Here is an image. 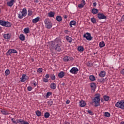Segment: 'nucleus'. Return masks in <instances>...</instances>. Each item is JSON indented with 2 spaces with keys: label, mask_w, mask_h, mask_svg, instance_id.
I'll use <instances>...</instances> for the list:
<instances>
[{
  "label": "nucleus",
  "mask_w": 124,
  "mask_h": 124,
  "mask_svg": "<svg viewBox=\"0 0 124 124\" xmlns=\"http://www.w3.org/2000/svg\"><path fill=\"white\" fill-rule=\"evenodd\" d=\"M120 124H124V121H122L121 122Z\"/></svg>",
  "instance_id": "nucleus-59"
},
{
  "label": "nucleus",
  "mask_w": 124,
  "mask_h": 124,
  "mask_svg": "<svg viewBox=\"0 0 124 124\" xmlns=\"http://www.w3.org/2000/svg\"><path fill=\"white\" fill-rule=\"evenodd\" d=\"M51 95H52V92H48L46 93V98H48V97H49V96H51Z\"/></svg>",
  "instance_id": "nucleus-35"
},
{
  "label": "nucleus",
  "mask_w": 124,
  "mask_h": 124,
  "mask_svg": "<svg viewBox=\"0 0 124 124\" xmlns=\"http://www.w3.org/2000/svg\"><path fill=\"white\" fill-rule=\"evenodd\" d=\"M44 117L46 118V119H48V118L50 117V113L48 112L45 113Z\"/></svg>",
  "instance_id": "nucleus-33"
},
{
  "label": "nucleus",
  "mask_w": 124,
  "mask_h": 124,
  "mask_svg": "<svg viewBox=\"0 0 124 124\" xmlns=\"http://www.w3.org/2000/svg\"><path fill=\"white\" fill-rule=\"evenodd\" d=\"M43 71V69H42V68H39L37 70V72H38V73H41Z\"/></svg>",
  "instance_id": "nucleus-48"
},
{
  "label": "nucleus",
  "mask_w": 124,
  "mask_h": 124,
  "mask_svg": "<svg viewBox=\"0 0 124 124\" xmlns=\"http://www.w3.org/2000/svg\"><path fill=\"white\" fill-rule=\"evenodd\" d=\"M93 98H95L98 100H100V94L99 93L95 94Z\"/></svg>",
  "instance_id": "nucleus-27"
},
{
  "label": "nucleus",
  "mask_w": 124,
  "mask_h": 124,
  "mask_svg": "<svg viewBox=\"0 0 124 124\" xmlns=\"http://www.w3.org/2000/svg\"><path fill=\"white\" fill-rule=\"evenodd\" d=\"M25 39H26V37L25 36V35L23 34H21L19 35V39L21 40V41H24Z\"/></svg>",
  "instance_id": "nucleus-24"
},
{
  "label": "nucleus",
  "mask_w": 124,
  "mask_h": 124,
  "mask_svg": "<svg viewBox=\"0 0 124 124\" xmlns=\"http://www.w3.org/2000/svg\"><path fill=\"white\" fill-rule=\"evenodd\" d=\"M99 46L100 48H103L105 46V43L103 41L100 42L99 44Z\"/></svg>",
  "instance_id": "nucleus-29"
},
{
  "label": "nucleus",
  "mask_w": 124,
  "mask_h": 124,
  "mask_svg": "<svg viewBox=\"0 0 124 124\" xmlns=\"http://www.w3.org/2000/svg\"><path fill=\"white\" fill-rule=\"evenodd\" d=\"M64 19H67V15H65L64 16Z\"/></svg>",
  "instance_id": "nucleus-58"
},
{
  "label": "nucleus",
  "mask_w": 124,
  "mask_h": 124,
  "mask_svg": "<svg viewBox=\"0 0 124 124\" xmlns=\"http://www.w3.org/2000/svg\"><path fill=\"white\" fill-rule=\"evenodd\" d=\"M1 113L2 114V115H9V113L8 112L5 111V110H2L0 111Z\"/></svg>",
  "instance_id": "nucleus-32"
},
{
  "label": "nucleus",
  "mask_w": 124,
  "mask_h": 124,
  "mask_svg": "<svg viewBox=\"0 0 124 124\" xmlns=\"http://www.w3.org/2000/svg\"><path fill=\"white\" fill-rule=\"evenodd\" d=\"M104 99L105 101H108L109 100V99H110V97H109V96L105 95L104 96Z\"/></svg>",
  "instance_id": "nucleus-31"
},
{
  "label": "nucleus",
  "mask_w": 124,
  "mask_h": 124,
  "mask_svg": "<svg viewBox=\"0 0 124 124\" xmlns=\"http://www.w3.org/2000/svg\"><path fill=\"white\" fill-rule=\"evenodd\" d=\"M91 21L92 23H93V24L96 23V19H95V18H94V17L91 18Z\"/></svg>",
  "instance_id": "nucleus-41"
},
{
  "label": "nucleus",
  "mask_w": 124,
  "mask_h": 124,
  "mask_svg": "<svg viewBox=\"0 0 124 124\" xmlns=\"http://www.w3.org/2000/svg\"><path fill=\"white\" fill-rule=\"evenodd\" d=\"M65 38H66L67 41H68V42H69V43H71V42H72V40H73L72 38H71L68 36H66Z\"/></svg>",
  "instance_id": "nucleus-23"
},
{
  "label": "nucleus",
  "mask_w": 124,
  "mask_h": 124,
  "mask_svg": "<svg viewBox=\"0 0 124 124\" xmlns=\"http://www.w3.org/2000/svg\"><path fill=\"white\" fill-rule=\"evenodd\" d=\"M104 116L106 118H109V117H110V116H111V114H110V113H109L108 112H105L104 113Z\"/></svg>",
  "instance_id": "nucleus-36"
},
{
  "label": "nucleus",
  "mask_w": 124,
  "mask_h": 124,
  "mask_svg": "<svg viewBox=\"0 0 124 124\" xmlns=\"http://www.w3.org/2000/svg\"><path fill=\"white\" fill-rule=\"evenodd\" d=\"M3 37L5 39H10L11 38V34L7 33L3 35Z\"/></svg>",
  "instance_id": "nucleus-15"
},
{
  "label": "nucleus",
  "mask_w": 124,
  "mask_h": 124,
  "mask_svg": "<svg viewBox=\"0 0 124 124\" xmlns=\"http://www.w3.org/2000/svg\"><path fill=\"white\" fill-rule=\"evenodd\" d=\"M84 50H85V49L84 48V47L83 46H79L78 47V50L79 52H83Z\"/></svg>",
  "instance_id": "nucleus-25"
},
{
  "label": "nucleus",
  "mask_w": 124,
  "mask_h": 124,
  "mask_svg": "<svg viewBox=\"0 0 124 124\" xmlns=\"http://www.w3.org/2000/svg\"><path fill=\"white\" fill-rule=\"evenodd\" d=\"M102 80L103 81V83H104L106 80V78H102Z\"/></svg>",
  "instance_id": "nucleus-56"
},
{
  "label": "nucleus",
  "mask_w": 124,
  "mask_h": 124,
  "mask_svg": "<svg viewBox=\"0 0 124 124\" xmlns=\"http://www.w3.org/2000/svg\"><path fill=\"white\" fill-rule=\"evenodd\" d=\"M105 75H106V72L104 71H101L99 74V76L102 78H103V77H105Z\"/></svg>",
  "instance_id": "nucleus-20"
},
{
  "label": "nucleus",
  "mask_w": 124,
  "mask_h": 124,
  "mask_svg": "<svg viewBox=\"0 0 124 124\" xmlns=\"http://www.w3.org/2000/svg\"><path fill=\"white\" fill-rule=\"evenodd\" d=\"M50 78L51 79V80H56V76L54 74L51 75L50 76Z\"/></svg>",
  "instance_id": "nucleus-45"
},
{
  "label": "nucleus",
  "mask_w": 124,
  "mask_h": 124,
  "mask_svg": "<svg viewBox=\"0 0 124 124\" xmlns=\"http://www.w3.org/2000/svg\"><path fill=\"white\" fill-rule=\"evenodd\" d=\"M85 5H86V1L82 0L81 1V4L78 5V8H83Z\"/></svg>",
  "instance_id": "nucleus-13"
},
{
  "label": "nucleus",
  "mask_w": 124,
  "mask_h": 124,
  "mask_svg": "<svg viewBox=\"0 0 124 124\" xmlns=\"http://www.w3.org/2000/svg\"><path fill=\"white\" fill-rule=\"evenodd\" d=\"M45 26L46 29H48L50 30V29H52L53 27V23L51 21V20L48 18H46L44 20Z\"/></svg>",
  "instance_id": "nucleus-3"
},
{
  "label": "nucleus",
  "mask_w": 124,
  "mask_h": 124,
  "mask_svg": "<svg viewBox=\"0 0 124 124\" xmlns=\"http://www.w3.org/2000/svg\"><path fill=\"white\" fill-rule=\"evenodd\" d=\"M89 79L91 81H95V77L93 75H91L89 77Z\"/></svg>",
  "instance_id": "nucleus-30"
},
{
  "label": "nucleus",
  "mask_w": 124,
  "mask_h": 124,
  "mask_svg": "<svg viewBox=\"0 0 124 124\" xmlns=\"http://www.w3.org/2000/svg\"><path fill=\"white\" fill-rule=\"evenodd\" d=\"M14 2H16V0H11L7 2V5L9 7H12L13 4H14Z\"/></svg>",
  "instance_id": "nucleus-12"
},
{
  "label": "nucleus",
  "mask_w": 124,
  "mask_h": 124,
  "mask_svg": "<svg viewBox=\"0 0 124 124\" xmlns=\"http://www.w3.org/2000/svg\"><path fill=\"white\" fill-rule=\"evenodd\" d=\"M91 104L95 107H98V106H100V100H97V99L93 98L91 102Z\"/></svg>",
  "instance_id": "nucleus-5"
},
{
  "label": "nucleus",
  "mask_w": 124,
  "mask_h": 124,
  "mask_svg": "<svg viewBox=\"0 0 124 124\" xmlns=\"http://www.w3.org/2000/svg\"><path fill=\"white\" fill-rule=\"evenodd\" d=\"M87 66H88L89 67H92L93 66V63L92 62H88L87 63Z\"/></svg>",
  "instance_id": "nucleus-44"
},
{
  "label": "nucleus",
  "mask_w": 124,
  "mask_h": 124,
  "mask_svg": "<svg viewBox=\"0 0 124 124\" xmlns=\"http://www.w3.org/2000/svg\"><path fill=\"white\" fill-rule=\"evenodd\" d=\"M64 72L61 71L60 72L59 74H58V77H59V78H63V77H64Z\"/></svg>",
  "instance_id": "nucleus-21"
},
{
  "label": "nucleus",
  "mask_w": 124,
  "mask_h": 124,
  "mask_svg": "<svg viewBox=\"0 0 124 124\" xmlns=\"http://www.w3.org/2000/svg\"><path fill=\"white\" fill-rule=\"evenodd\" d=\"M64 84H65L64 82H63V83H62V86H63Z\"/></svg>",
  "instance_id": "nucleus-60"
},
{
  "label": "nucleus",
  "mask_w": 124,
  "mask_h": 124,
  "mask_svg": "<svg viewBox=\"0 0 124 124\" xmlns=\"http://www.w3.org/2000/svg\"><path fill=\"white\" fill-rule=\"evenodd\" d=\"M9 74H10V71L9 70V69L6 70L5 71V75L6 76H8Z\"/></svg>",
  "instance_id": "nucleus-38"
},
{
  "label": "nucleus",
  "mask_w": 124,
  "mask_h": 124,
  "mask_svg": "<svg viewBox=\"0 0 124 124\" xmlns=\"http://www.w3.org/2000/svg\"><path fill=\"white\" fill-rule=\"evenodd\" d=\"M35 114L37 117H40L41 116V112L38 110L35 111Z\"/></svg>",
  "instance_id": "nucleus-34"
},
{
  "label": "nucleus",
  "mask_w": 124,
  "mask_h": 124,
  "mask_svg": "<svg viewBox=\"0 0 124 124\" xmlns=\"http://www.w3.org/2000/svg\"><path fill=\"white\" fill-rule=\"evenodd\" d=\"M23 31H24L25 33H26V34L27 33H29V32H30V29L29 28H25Z\"/></svg>",
  "instance_id": "nucleus-39"
},
{
  "label": "nucleus",
  "mask_w": 124,
  "mask_h": 124,
  "mask_svg": "<svg viewBox=\"0 0 124 124\" xmlns=\"http://www.w3.org/2000/svg\"><path fill=\"white\" fill-rule=\"evenodd\" d=\"M98 12L99 11L97 10V9L95 8H93L91 11V13L93 14V15H95V14H97Z\"/></svg>",
  "instance_id": "nucleus-18"
},
{
  "label": "nucleus",
  "mask_w": 124,
  "mask_h": 124,
  "mask_svg": "<svg viewBox=\"0 0 124 124\" xmlns=\"http://www.w3.org/2000/svg\"><path fill=\"white\" fill-rule=\"evenodd\" d=\"M27 90L28 91H29V92H31L32 90V87H31V86H28L27 88Z\"/></svg>",
  "instance_id": "nucleus-49"
},
{
  "label": "nucleus",
  "mask_w": 124,
  "mask_h": 124,
  "mask_svg": "<svg viewBox=\"0 0 124 124\" xmlns=\"http://www.w3.org/2000/svg\"><path fill=\"white\" fill-rule=\"evenodd\" d=\"M91 87L93 90L96 88V85H95V83H91Z\"/></svg>",
  "instance_id": "nucleus-40"
},
{
  "label": "nucleus",
  "mask_w": 124,
  "mask_h": 124,
  "mask_svg": "<svg viewBox=\"0 0 124 124\" xmlns=\"http://www.w3.org/2000/svg\"><path fill=\"white\" fill-rule=\"evenodd\" d=\"M56 20L58 21V22H62V18L61 16H56Z\"/></svg>",
  "instance_id": "nucleus-28"
},
{
  "label": "nucleus",
  "mask_w": 124,
  "mask_h": 124,
  "mask_svg": "<svg viewBox=\"0 0 124 124\" xmlns=\"http://www.w3.org/2000/svg\"><path fill=\"white\" fill-rule=\"evenodd\" d=\"M5 21L0 20V26H2V27H4V25L5 24Z\"/></svg>",
  "instance_id": "nucleus-37"
},
{
  "label": "nucleus",
  "mask_w": 124,
  "mask_h": 124,
  "mask_svg": "<svg viewBox=\"0 0 124 124\" xmlns=\"http://www.w3.org/2000/svg\"><path fill=\"white\" fill-rule=\"evenodd\" d=\"M87 113H88V114H90V115H91L92 116L94 115L93 112L92 110H87Z\"/></svg>",
  "instance_id": "nucleus-47"
},
{
  "label": "nucleus",
  "mask_w": 124,
  "mask_h": 124,
  "mask_svg": "<svg viewBox=\"0 0 124 124\" xmlns=\"http://www.w3.org/2000/svg\"><path fill=\"white\" fill-rule=\"evenodd\" d=\"M61 43H62L61 40L59 38H56L54 41L51 42L50 47L52 49H55V51L57 52H61L62 51Z\"/></svg>",
  "instance_id": "nucleus-1"
},
{
  "label": "nucleus",
  "mask_w": 124,
  "mask_h": 124,
  "mask_svg": "<svg viewBox=\"0 0 124 124\" xmlns=\"http://www.w3.org/2000/svg\"><path fill=\"white\" fill-rule=\"evenodd\" d=\"M1 13V10L0 9V14Z\"/></svg>",
  "instance_id": "nucleus-61"
},
{
  "label": "nucleus",
  "mask_w": 124,
  "mask_h": 124,
  "mask_svg": "<svg viewBox=\"0 0 124 124\" xmlns=\"http://www.w3.org/2000/svg\"><path fill=\"white\" fill-rule=\"evenodd\" d=\"M97 4L96 3V2H94V3H93V6L94 7H95V6H96V5H97Z\"/></svg>",
  "instance_id": "nucleus-55"
},
{
  "label": "nucleus",
  "mask_w": 124,
  "mask_h": 124,
  "mask_svg": "<svg viewBox=\"0 0 124 124\" xmlns=\"http://www.w3.org/2000/svg\"><path fill=\"white\" fill-rule=\"evenodd\" d=\"M50 88L51 90H56L57 89V84L54 82H52L50 85Z\"/></svg>",
  "instance_id": "nucleus-14"
},
{
  "label": "nucleus",
  "mask_w": 124,
  "mask_h": 124,
  "mask_svg": "<svg viewBox=\"0 0 124 124\" xmlns=\"http://www.w3.org/2000/svg\"><path fill=\"white\" fill-rule=\"evenodd\" d=\"M42 80L44 83H48V82H49V79L48 78H42Z\"/></svg>",
  "instance_id": "nucleus-42"
},
{
  "label": "nucleus",
  "mask_w": 124,
  "mask_h": 124,
  "mask_svg": "<svg viewBox=\"0 0 124 124\" xmlns=\"http://www.w3.org/2000/svg\"><path fill=\"white\" fill-rule=\"evenodd\" d=\"M53 101L52 100H50L49 101L47 102V104L49 106H52L53 105Z\"/></svg>",
  "instance_id": "nucleus-43"
},
{
  "label": "nucleus",
  "mask_w": 124,
  "mask_h": 124,
  "mask_svg": "<svg viewBox=\"0 0 124 124\" xmlns=\"http://www.w3.org/2000/svg\"><path fill=\"white\" fill-rule=\"evenodd\" d=\"M78 71H79V69L75 67H72L69 71L70 73L72 74H77V73H78Z\"/></svg>",
  "instance_id": "nucleus-9"
},
{
  "label": "nucleus",
  "mask_w": 124,
  "mask_h": 124,
  "mask_svg": "<svg viewBox=\"0 0 124 124\" xmlns=\"http://www.w3.org/2000/svg\"><path fill=\"white\" fill-rule=\"evenodd\" d=\"M28 16H31L32 15V11L28 10Z\"/></svg>",
  "instance_id": "nucleus-46"
},
{
  "label": "nucleus",
  "mask_w": 124,
  "mask_h": 124,
  "mask_svg": "<svg viewBox=\"0 0 124 124\" xmlns=\"http://www.w3.org/2000/svg\"><path fill=\"white\" fill-rule=\"evenodd\" d=\"M49 0V1H53V0Z\"/></svg>",
  "instance_id": "nucleus-62"
},
{
  "label": "nucleus",
  "mask_w": 124,
  "mask_h": 124,
  "mask_svg": "<svg viewBox=\"0 0 124 124\" xmlns=\"http://www.w3.org/2000/svg\"><path fill=\"white\" fill-rule=\"evenodd\" d=\"M98 82H99V83H103V82L102 81V78L98 79Z\"/></svg>",
  "instance_id": "nucleus-52"
},
{
  "label": "nucleus",
  "mask_w": 124,
  "mask_h": 124,
  "mask_svg": "<svg viewBox=\"0 0 124 124\" xmlns=\"http://www.w3.org/2000/svg\"><path fill=\"white\" fill-rule=\"evenodd\" d=\"M12 26V24L9 21H5V25H4V27H6L7 28H10Z\"/></svg>",
  "instance_id": "nucleus-16"
},
{
  "label": "nucleus",
  "mask_w": 124,
  "mask_h": 124,
  "mask_svg": "<svg viewBox=\"0 0 124 124\" xmlns=\"http://www.w3.org/2000/svg\"><path fill=\"white\" fill-rule=\"evenodd\" d=\"M27 14L28 11H27V8H24L22 9L21 12H20L19 14H18V17L19 19H23L24 17H26L27 16Z\"/></svg>",
  "instance_id": "nucleus-4"
},
{
  "label": "nucleus",
  "mask_w": 124,
  "mask_h": 124,
  "mask_svg": "<svg viewBox=\"0 0 124 124\" xmlns=\"http://www.w3.org/2000/svg\"><path fill=\"white\" fill-rule=\"evenodd\" d=\"M64 32L66 34H69L70 31L68 30H65Z\"/></svg>",
  "instance_id": "nucleus-51"
},
{
  "label": "nucleus",
  "mask_w": 124,
  "mask_h": 124,
  "mask_svg": "<svg viewBox=\"0 0 124 124\" xmlns=\"http://www.w3.org/2000/svg\"><path fill=\"white\" fill-rule=\"evenodd\" d=\"M63 62H73V61H74V59L73 58V57H70V56H65L63 58Z\"/></svg>",
  "instance_id": "nucleus-7"
},
{
  "label": "nucleus",
  "mask_w": 124,
  "mask_h": 124,
  "mask_svg": "<svg viewBox=\"0 0 124 124\" xmlns=\"http://www.w3.org/2000/svg\"><path fill=\"white\" fill-rule=\"evenodd\" d=\"M33 85H34V86H37V83H36V82L34 81V82H33Z\"/></svg>",
  "instance_id": "nucleus-57"
},
{
  "label": "nucleus",
  "mask_w": 124,
  "mask_h": 124,
  "mask_svg": "<svg viewBox=\"0 0 124 124\" xmlns=\"http://www.w3.org/2000/svg\"><path fill=\"white\" fill-rule=\"evenodd\" d=\"M99 20H106L107 17L104 15V14L99 13L97 15Z\"/></svg>",
  "instance_id": "nucleus-8"
},
{
  "label": "nucleus",
  "mask_w": 124,
  "mask_h": 124,
  "mask_svg": "<svg viewBox=\"0 0 124 124\" xmlns=\"http://www.w3.org/2000/svg\"><path fill=\"white\" fill-rule=\"evenodd\" d=\"M20 81L23 82H26L28 79H29V77L27 76V75L23 74L22 76V77L20 78Z\"/></svg>",
  "instance_id": "nucleus-11"
},
{
  "label": "nucleus",
  "mask_w": 124,
  "mask_h": 124,
  "mask_svg": "<svg viewBox=\"0 0 124 124\" xmlns=\"http://www.w3.org/2000/svg\"><path fill=\"white\" fill-rule=\"evenodd\" d=\"M40 19V17H39V16H38L32 20V23H33V24H36V23H37V22L39 21Z\"/></svg>",
  "instance_id": "nucleus-19"
},
{
  "label": "nucleus",
  "mask_w": 124,
  "mask_h": 124,
  "mask_svg": "<svg viewBox=\"0 0 124 124\" xmlns=\"http://www.w3.org/2000/svg\"><path fill=\"white\" fill-rule=\"evenodd\" d=\"M46 79H49V78H50V75L49 74H46L45 76V78Z\"/></svg>",
  "instance_id": "nucleus-50"
},
{
  "label": "nucleus",
  "mask_w": 124,
  "mask_h": 124,
  "mask_svg": "<svg viewBox=\"0 0 124 124\" xmlns=\"http://www.w3.org/2000/svg\"><path fill=\"white\" fill-rule=\"evenodd\" d=\"M48 16L50 18H54V17H55V13L53 12H50L48 13Z\"/></svg>",
  "instance_id": "nucleus-22"
},
{
  "label": "nucleus",
  "mask_w": 124,
  "mask_h": 124,
  "mask_svg": "<svg viewBox=\"0 0 124 124\" xmlns=\"http://www.w3.org/2000/svg\"><path fill=\"white\" fill-rule=\"evenodd\" d=\"M76 25H77L76 21L74 20H72L70 22V26L71 28H72V26H76Z\"/></svg>",
  "instance_id": "nucleus-26"
},
{
  "label": "nucleus",
  "mask_w": 124,
  "mask_h": 124,
  "mask_svg": "<svg viewBox=\"0 0 124 124\" xmlns=\"http://www.w3.org/2000/svg\"><path fill=\"white\" fill-rule=\"evenodd\" d=\"M83 37L84 38H86L87 40H88V41H91L93 39V37H92V35H91V33L89 32H86L85 34H83Z\"/></svg>",
  "instance_id": "nucleus-6"
},
{
  "label": "nucleus",
  "mask_w": 124,
  "mask_h": 124,
  "mask_svg": "<svg viewBox=\"0 0 124 124\" xmlns=\"http://www.w3.org/2000/svg\"><path fill=\"white\" fill-rule=\"evenodd\" d=\"M66 104H69V103H70V100H67L66 101Z\"/></svg>",
  "instance_id": "nucleus-53"
},
{
  "label": "nucleus",
  "mask_w": 124,
  "mask_h": 124,
  "mask_svg": "<svg viewBox=\"0 0 124 124\" xmlns=\"http://www.w3.org/2000/svg\"><path fill=\"white\" fill-rule=\"evenodd\" d=\"M11 120L12 123L14 124H30L24 119L17 118L16 120L15 118H11Z\"/></svg>",
  "instance_id": "nucleus-2"
},
{
  "label": "nucleus",
  "mask_w": 124,
  "mask_h": 124,
  "mask_svg": "<svg viewBox=\"0 0 124 124\" xmlns=\"http://www.w3.org/2000/svg\"><path fill=\"white\" fill-rule=\"evenodd\" d=\"M80 107H85L86 106V102L83 100H81L79 103Z\"/></svg>",
  "instance_id": "nucleus-17"
},
{
  "label": "nucleus",
  "mask_w": 124,
  "mask_h": 124,
  "mask_svg": "<svg viewBox=\"0 0 124 124\" xmlns=\"http://www.w3.org/2000/svg\"><path fill=\"white\" fill-rule=\"evenodd\" d=\"M11 54H18V52H17V50L15 49H9L6 53L7 56H10Z\"/></svg>",
  "instance_id": "nucleus-10"
},
{
  "label": "nucleus",
  "mask_w": 124,
  "mask_h": 124,
  "mask_svg": "<svg viewBox=\"0 0 124 124\" xmlns=\"http://www.w3.org/2000/svg\"><path fill=\"white\" fill-rule=\"evenodd\" d=\"M121 74H123V75H124V69H122L121 71Z\"/></svg>",
  "instance_id": "nucleus-54"
}]
</instances>
